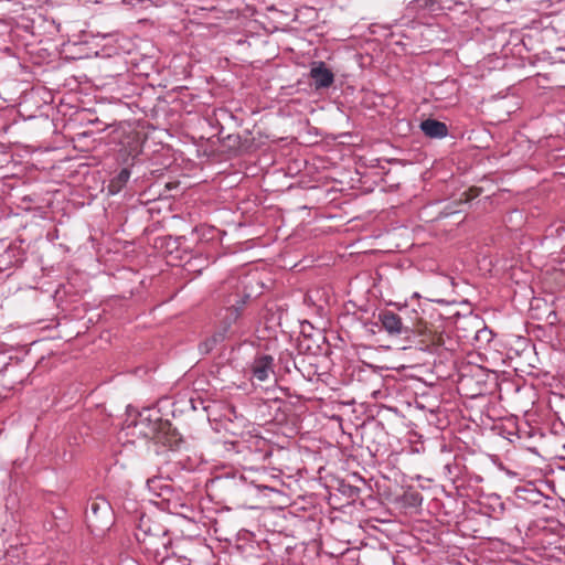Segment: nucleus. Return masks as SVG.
<instances>
[{"label":"nucleus","instance_id":"f257e3e1","mask_svg":"<svg viewBox=\"0 0 565 565\" xmlns=\"http://www.w3.org/2000/svg\"><path fill=\"white\" fill-rule=\"evenodd\" d=\"M140 548L153 558L164 559L169 556L172 545L170 531L160 518L153 515H141L135 532Z\"/></svg>","mask_w":565,"mask_h":565},{"label":"nucleus","instance_id":"f03ea898","mask_svg":"<svg viewBox=\"0 0 565 565\" xmlns=\"http://www.w3.org/2000/svg\"><path fill=\"white\" fill-rule=\"evenodd\" d=\"M86 522L89 527L104 531L113 524V511L109 502L103 497L92 499L85 511Z\"/></svg>","mask_w":565,"mask_h":565},{"label":"nucleus","instance_id":"7ed1b4c3","mask_svg":"<svg viewBox=\"0 0 565 565\" xmlns=\"http://www.w3.org/2000/svg\"><path fill=\"white\" fill-rule=\"evenodd\" d=\"M375 324L380 326L381 329L386 331L387 334L393 338L407 339L411 333H413L412 327L405 323L398 313L390 309H382L379 311Z\"/></svg>","mask_w":565,"mask_h":565},{"label":"nucleus","instance_id":"20e7f679","mask_svg":"<svg viewBox=\"0 0 565 565\" xmlns=\"http://www.w3.org/2000/svg\"><path fill=\"white\" fill-rule=\"evenodd\" d=\"M163 423L166 420L161 418L159 411L145 409L138 414L134 427L138 435L156 441L163 427Z\"/></svg>","mask_w":565,"mask_h":565},{"label":"nucleus","instance_id":"39448f33","mask_svg":"<svg viewBox=\"0 0 565 565\" xmlns=\"http://www.w3.org/2000/svg\"><path fill=\"white\" fill-rule=\"evenodd\" d=\"M242 452H247L256 462H265L271 456V447L267 439L259 436H249L242 444Z\"/></svg>","mask_w":565,"mask_h":565},{"label":"nucleus","instance_id":"423d86ee","mask_svg":"<svg viewBox=\"0 0 565 565\" xmlns=\"http://www.w3.org/2000/svg\"><path fill=\"white\" fill-rule=\"evenodd\" d=\"M156 444H160L172 451H178L185 444V440L178 429L169 420H166Z\"/></svg>","mask_w":565,"mask_h":565},{"label":"nucleus","instance_id":"0eeeda50","mask_svg":"<svg viewBox=\"0 0 565 565\" xmlns=\"http://www.w3.org/2000/svg\"><path fill=\"white\" fill-rule=\"evenodd\" d=\"M274 358L268 354L257 355L252 365L250 372L254 379L264 382L268 379L269 374L274 372Z\"/></svg>","mask_w":565,"mask_h":565},{"label":"nucleus","instance_id":"6e6552de","mask_svg":"<svg viewBox=\"0 0 565 565\" xmlns=\"http://www.w3.org/2000/svg\"><path fill=\"white\" fill-rule=\"evenodd\" d=\"M310 77L313 79L315 88H329L334 82V75L323 62H319L310 70Z\"/></svg>","mask_w":565,"mask_h":565},{"label":"nucleus","instance_id":"1a4fd4ad","mask_svg":"<svg viewBox=\"0 0 565 565\" xmlns=\"http://www.w3.org/2000/svg\"><path fill=\"white\" fill-rule=\"evenodd\" d=\"M182 237H167L164 238L166 253L170 256L169 262H183L185 260V265L190 264V258H188L189 253L186 250H180V242Z\"/></svg>","mask_w":565,"mask_h":565},{"label":"nucleus","instance_id":"9d476101","mask_svg":"<svg viewBox=\"0 0 565 565\" xmlns=\"http://www.w3.org/2000/svg\"><path fill=\"white\" fill-rule=\"evenodd\" d=\"M420 129L425 136L435 139L445 138L448 135V127L445 122L428 118L420 122Z\"/></svg>","mask_w":565,"mask_h":565},{"label":"nucleus","instance_id":"9b49d317","mask_svg":"<svg viewBox=\"0 0 565 565\" xmlns=\"http://www.w3.org/2000/svg\"><path fill=\"white\" fill-rule=\"evenodd\" d=\"M239 318L237 309L224 308L220 312L218 329L231 335L233 333L232 327L237 323Z\"/></svg>","mask_w":565,"mask_h":565},{"label":"nucleus","instance_id":"f8f14e48","mask_svg":"<svg viewBox=\"0 0 565 565\" xmlns=\"http://www.w3.org/2000/svg\"><path fill=\"white\" fill-rule=\"evenodd\" d=\"M130 170L122 168L110 181L107 186L109 194H117L127 184L130 178Z\"/></svg>","mask_w":565,"mask_h":565},{"label":"nucleus","instance_id":"ddd939ff","mask_svg":"<svg viewBox=\"0 0 565 565\" xmlns=\"http://www.w3.org/2000/svg\"><path fill=\"white\" fill-rule=\"evenodd\" d=\"M230 335L217 329L210 338L200 343L199 350L201 353L209 354L212 350L216 348L220 343H222Z\"/></svg>","mask_w":565,"mask_h":565},{"label":"nucleus","instance_id":"4468645a","mask_svg":"<svg viewBox=\"0 0 565 565\" xmlns=\"http://www.w3.org/2000/svg\"><path fill=\"white\" fill-rule=\"evenodd\" d=\"M339 491L344 497H347L350 502H355L356 499L360 498L361 489L355 487V486H352V484H349V483H345V482H341L339 484Z\"/></svg>","mask_w":565,"mask_h":565},{"label":"nucleus","instance_id":"2eb2a0df","mask_svg":"<svg viewBox=\"0 0 565 565\" xmlns=\"http://www.w3.org/2000/svg\"><path fill=\"white\" fill-rule=\"evenodd\" d=\"M250 300V295L248 294H243V295H236L235 296V300L232 302L231 300H228V302H231V305L228 306L230 309H237L238 311V316L241 317L242 316V312H243V309L244 307L246 306V303Z\"/></svg>","mask_w":565,"mask_h":565},{"label":"nucleus","instance_id":"dca6fc26","mask_svg":"<svg viewBox=\"0 0 565 565\" xmlns=\"http://www.w3.org/2000/svg\"><path fill=\"white\" fill-rule=\"evenodd\" d=\"M403 498L404 502L413 508L422 505L423 502V495L417 491L406 492Z\"/></svg>","mask_w":565,"mask_h":565},{"label":"nucleus","instance_id":"f3484780","mask_svg":"<svg viewBox=\"0 0 565 565\" xmlns=\"http://www.w3.org/2000/svg\"><path fill=\"white\" fill-rule=\"evenodd\" d=\"M222 140L226 142L227 147L231 149H237L241 146L239 135H227L226 137H222Z\"/></svg>","mask_w":565,"mask_h":565},{"label":"nucleus","instance_id":"a211bd4d","mask_svg":"<svg viewBox=\"0 0 565 565\" xmlns=\"http://www.w3.org/2000/svg\"><path fill=\"white\" fill-rule=\"evenodd\" d=\"M469 381H470V377H468L467 375H461L459 383L461 386L465 387Z\"/></svg>","mask_w":565,"mask_h":565},{"label":"nucleus","instance_id":"6ab92c4d","mask_svg":"<svg viewBox=\"0 0 565 565\" xmlns=\"http://www.w3.org/2000/svg\"><path fill=\"white\" fill-rule=\"evenodd\" d=\"M482 334H490V332L487 329H482V330L478 331L476 338L479 339Z\"/></svg>","mask_w":565,"mask_h":565},{"label":"nucleus","instance_id":"aec40b11","mask_svg":"<svg viewBox=\"0 0 565 565\" xmlns=\"http://www.w3.org/2000/svg\"><path fill=\"white\" fill-rule=\"evenodd\" d=\"M445 470H447L448 475H451L452 471H451V465L450 463H447L445 467H444Z\"/></svg>","mask_w":565,"mask_h":565},{"label":"nucleus","instance_id":"412c9836","mask_svg":"<svg viewBox=\"0 0 565 565\" xmlns=\"http://www.w3.org/2000/svg\"><path fill=\"white\" fill-rule=\"evenodd\" d=\"M152 482H154V480L148 479V481H147V483H148V486H149V487H150V484H151Z\"/></svg>","mask_w":565,"mask_h":565},{"label":"nucleus","instance_id":"4be33fe9","mask_svg":"<svg viewBox=\"0 0 565 565\" xmlns=\"http://www.w3.org/2000/svg\"><path fill=\"white\" fill-rule=\"evenodd\" d=\"M263 489L265 490H273L271 488H269L268 486H264Z\"/></svg>","mask_w":565,"mask_h":565}]
</instances>
